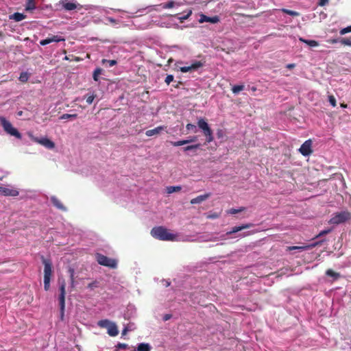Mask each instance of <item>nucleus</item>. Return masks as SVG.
<instances>
[{
	"label": "nucleus",
	"instance_id": "obj_1",
	"mask_svg": "<svg viewBox=\"0 0 351 351\" xmlns=\"http://www.w3.org/2000/svg\"><path fill=\"white\" fill-rule=\"evenodd\" d=\"M152 236L161 241H175L176 235L169 232V230L163 226L154 227L151 230Z\"/></svg>",
	"mask_w": 351,
	"mask_h": 351
},
{
	"label": "nucleus",
	"instance_id": "obj_2",
	"mask_svg": "<svg viewBox=\"0 0 351 351\" xmlns=\"http://www.w3.org/2000/svg\"><path fill=\"white\" fill-rule=\"evenodd\" d=\"M42 263L44 265V289L48 291L50 287V280L52 275V263L50 259L41 256Z\"/></svg>",
	"mask_w": 351,
	"mask_h": 351
},
{
	"label": "nucleus",
	"instance_id": "obj_3",
	"mask_svg": "<svg viewBox=\"0 0 351 351\" xmlns=\"http://www.w3.org/2000/svg\"><path fill=\"white\" fill-rule=\"evenodd\" d=\"M0 123L6 133L19 139L22 138L21 133L5 118L0 117Z\"/></svg>",
	"mask_w": 351,
	"mask_h": 351
},
{
	"label": "nucleus",
	"instance_id": "obj_4",
	"mask_svg": "<svg viewBox=\"0 0 351 351\" xmlns=\"http://www.w3.org/2000/svg\"><path fill=\"white\" fill-rule=\"evenodd\" d=\"M198 127L202 130L204 135L206 136V141L207 143L213 141L214 137L213 135V131L209 127L208 123L202 118L199 119L197 121Z\"/></svg>",
	"mask_w": 351,
	"mask_h": 351
},
{
	"label": "nucleus",
	"instance_id": "obj_5",
	"mask_svg": "<svg viewBox=\"0 0 351 351\" xmlns=\"http://www.w3.org/2000/svg\"><path fill=\"white\" fill-rule=\"evenodd\" d=\"M351 219V213L348 211H342L334 214L330 219L329 223L337 225Z\"/></svg>",
	"mask_w": 351,
	"mask_h": 351
},
{
	"label": "nucleus",
	"instance_id": "obj_6",
	"mask_svg": "<svg viewBox=\"0 0 351 351\" xmlns=\"http://www.w3.org/2000/svg\"><path fill=\"white\" fill-rule=\"evenodd\" d=\"M96 260L99 265L111 269H115L117 267V260L108 258V256L99 253L96 254Z\"/></svg>",
	"mask_w": 351,
	"mask_h": 351
},
{
	"label": "nucleus",
	"instance_id": "obj_7",
	"mask_svg": "<svg viewBox=\"0 0 351 351\" xmlns=\"http://www.w3.org/2000/svg\"><path fill=\"white\" fill-rule=\"evenodd\" d=\"M60 283V295H59V304L60 306V310L62 313V316L64 315V307H65V295H66V283L64 280L61 282L59 280Z\"/></svg>",
	"mask_w": 351,
	"mask_h": 351
},
{
	"label": "nucleus",
	"instance_id": "obj_8",
	"mask_svg": "<svg viewBox=\"0 0 351 351\" xmlns=\"http://www.w3.org/2000/svg\"><path fill=\"white\" fill-rule=\"evenodd\" d=\"M59 5L66 11H72L75 9H80L81 5L77 3L75 0H60Z\"/></svg>",
	"mask_w": 351,
	"mask_h": 351
},
{
	"label": "nucleus",
	"instance_id": "obj_9",
	"mask_svg": "<svg viewBox=\"0 0 351 351\" xmlns=\"http://www.w3.org/2000/svg\"><path fill=\"white\" fill-rule=\"evenodd\" d=\"M300 152L304 156H309L312 152V142L311 140L306 141L299 149Z\"/></svg>",
	"mask_w": 351,
	"mask_h": 351
},
{
	"label": "nucleus",
	"instance_id": "obj_10",
	"mask_svg": "<svg viewBox=\"0 0 351 351\" xmlns=\"http://www.w3.org/2000/svg\"><path fill=\"white\" fill-rule=\"evenodd\" d=\"M204 66V63L201 61H195L190 66H182L180 68V71L182 73L190 72L197 70Z\"/></svg>",
	"mask_w": 351,
	"mask_h": 351
},
{
	"label": "nucleus",
	"instance_id": "obj_11",
	"mask_svg": "<svg viewBox=\"0 0 351 351\" xmlns=\"http://www.w3.org/2000/svg\"><path fill=\"white\" fill-rule=\"evenodd\" d=\"M64 40H65V39L63 37L56 35V36H51L50 37H48L46 39L41 40L40 41V45L45 46V45H47L53 42L58 43V42L64 41Z\"/></svg>",
	"mask_w": 351,
	"mask_h": 351
},
{
	"label": "nucleus",
	"instance_id": "obj_12",
	"mask_svg": "<svg viewBox=\"0 0 351 351\" xmlns=\"http://www.w3.org/2000/svg\"><path fill=\"white\" fill-rule=\"evenodd\" d=\"M35 141L48 149H53L55 143L47 138H36Z\"/></svg>",
	"mask_w": 351,
	"mask_h": 351
},
{
	"label": "nucleus",
	"instance_id": "obj_13",
	"mask_svg": "<svg viewBox=\"0 0 351 351\" xmlns=\"http://www.w3.org/2000/svg\"><path fill=\"white\" fill-rule=\"evenodd\" d=\"M254 226V224L252 223L242 224L241 226H234L232 228V230L226 233L227 235L232 234L233 233L238 232L245 229H248Z\"/></svg>",
	"mask_w": 351,
	"mask_h": 351
},
{
	"label": "nucleus",
	"instance_id": "obj_14",
	"mask_svg": "<svg viewBox=\"0 0 351 351\" xmlns=\"http://www.w3.org/2000/svg\"><path fill=\"white\" fill-rule=\"evenodd\" d=\"M219 21V18L218 16L209 17L204 14H201L200 19H199V22L201 23H204V22H208V23L215 24V23H218Z\"/></svg>",
	"mask_w": 351,
	"mask_h": 351
},
{
	"label": "nucleus",
	"instance_id": "obj_15",
	"mask_svg": "<svg viewBox=\"0 0 351 351\" xmlns=\"http://www.w3.org/2000/svg\"><path fill=\"white\" fill-rule=\"evenodd\" d=\"M167 128L165 125H160L154 129L148 130L145 132V134L147 136H152L154 135L159 134L160 132L165 130Z\"/></svg>",
	"mask_w": 351,
	"mask_h": 351
},
{
	"label": "nucleus",
	"instance_id": "obj_16",
	"mask_svg": "<svg viewBox=\"0 0 351 351\" xmlns=\"http://www.w3.org/2000/svg\"><path fill=\"white\" fill-rule=\"evenodd\" d=\"M0 194L5 196H17L19 195V191L16 189H10L0 186Z\"/></svg>",
	"mask_w": 351,
	"mask_h": 351
},
{
	"label": "nucleus",
	"instance_id": "obj_17",
	"mask_svg": "<svg viewBox=\"0 0 351 351\" xmlns=\"http://www.w3.org/2000/svg\"><path fill=\"white\" fill-rule=\"evenodd\" d=\"M210 195L211 194L210 193H206L204 195H199V196L192 199L190 202L191 204H200L202 202L207 199L210 196Z\"/></svg>",
	"mask_w": 351,
	"mask_h": 351
},
{
	"label": "nucleus",
	"instance_id": "obj_18",
	"mask_svg": "<svg viewBox=\"0 0 351 351\" xmlns=\"http://www.w3.org/2000/svg\"><path fill=\"white\" fill-rule=\"evenodd\" d=\"M51 202L57 208L65 211L66 207L63 205L61 201L56 196L51 197Z\"/></svg>",
	"mask_w": 351,
	"mask_h": 351
},
{
	"label": "nucleus",
	"instance_id": "obj_19",
	"mask_svg": "<svg viewBox=\"0 0 351 351\" xmlns=\"http://www.w3.org/2000/svg\"><path fill=\"white\" fill-rule=\"evenodd\" d=\"M118 333L119 331L117 325L112 322L108 328V334L111 337H115Z\"/></svg>",
	"mask_w": 351,
	"mask_h": 351
},
{
	"label": "nucleus",
	"instance_id": "obj_20",
	"mask_svg": "<svg viewBox=\"0 0 351 351\" xmlns=\"http://www.w3.org/2000/svg\"><path fill=\"white\" fill-rule=\"evenodd\" d=\"M195 137L191 138V139H187V140H181V141H171L170 143L174 147H178V146L184 145L188 144L189 143L193 142L195 141Z\"/></svg>",
	"mask_w": 351,
	"mask_h": 351
},
{
	"label": "nucleus",
	"instance_id": "obj_21",
	"mask_svg": "<svg viewBox=\"0 0 351 351\" xmlns=\"http://www.w3.org/2000/svg\"><path fill=\"white\" fill-rule=\"evenodd\" d=\"M137 351H150L151 346L147 343H141L137 346Z\"/></svg>",
	"mask_w": 351,
	"mask_h": 351
},
{
	"label": "nucleus",
	"instance_id": "obj_22",
	"mask_svg": "<svg viewBox=\"0 0 351 351\" xmlns=\"http://www.w3.org/2000/svg\"><path fill=\"white\" fill-rule=\"evenodd\" d=\"M315 246V244L311 245H303V246H289L287 247V251H291L294 250H306L309 249L311 247Z\"/></svg>",
	"mask_w": 351,
	"mask_h": 351
},
{
	"label": "nucleus",
	"instance_id": "obj_23",
	"mask_svg": "<svg viewBox=\"0 0 351 351\" xmlns=\"http://www.w3.org/2000/svg\"><path fill=\"white\" fill-rule=\"evenodd\" d=\"M10 19H14L16 22H19L25 19V15L22 13L15 12L10 16Z\"/></svg>",
	"mask_w": 351,
	"mask_h": 351
},
{
	"label": "nucleus",
	"instance_id": "obj_24",
	"mask_svg": "<svg viewBox=\"0 0 351 351\" xmlns=\"http://www.w3.org/2000/svg\"><path fill=\"white\" fill-rule=\"evenodd\" d=\"M299 40L304 43L307 44L310 47H317L319 45L318 42L316 40H306L303 38H300Z\"/></svg>",
	"mask_w": 351,
	"mask_h": 351
},
{
	"label": "nucleus",
	"instance_id": "obj_25",
	"mask_svg": "<svg viewBox=\"0 0 351 351\" xmlns=\"http://www.w3.org/2000/svg\"><path fill=\"white\" fill-rule=\"evenodd\" d=\"M36 8L35 0H27L25 5V10L32 11Z\"/></svg>",
	"mask_w": 351,
	"mask_h": 351
},
{
	"label": "nucleus",
	"instance_id": "obj_26",
	"mask_svg": "<svg viewBox=\"0 0 351 351\" xmlns=\"http://www.w3.org/2000/svg\"><path fill=\"white\" fill-rule=\"evenodd\" d=\"M326 275L328 276H330V277L334 278L335 280H337L339 278H340V274L338 273V272L334 271L331 269H328L326 270Z\"/></svg>",
	"mask_w": 351,
	"mask_h": 351
},
{
	"label": "nucleus",
	"instance_id": "obj_27",
	"mask_svg": "<svg viewBox=\"0 0 351 351\" xmlns=\"http://www.w3.org/2000/svg\"><path fill=\"white\" fill-rule=\"evenodd\" d=\"M176 3L173 1H169L167 3H161L159 5L162 7L163 9H169L172 8L175 6ZM176 5H179V3H176Z\"/></svg>",
	"mask_w": 351,
	"mask_h": 351
},
{
	"label": "nucleus",
	"instance_id": "obj_28",
	"mask_svg": "<svg viewBox=\"0 0 351 351\" xmlns=\"http://www.w3.org/2000/svg\"><path fill=\"white\" fill-rule=\"evenodd\" d=\"M192 14V11L191 10H189L187 13L184 15H182V16H178V14H176L175 15H173L174 16L176 17H178V19H179L180 22V23H183L185 20H186Z\"/></svg>",
	"mask_w": 351,
	"mask_h": 351
},
{
	"label": "nucleus",
	"instance_id": "obj_29",
	"mask_svg": "<svg viewBox=\"0 0 351 351\" xmlns=\"http://www.w3.org/2000/svg\"><path fill=\"white\" fill-rule=\"evenodd\" d=\"M111 322L108 319H101L99 320L97 323V325L101 328H108V326L111 324Z\"/></svg>",
	"mask_w": 351,
	"mask_h": 351
},
{
	"label": "nucleus",
	"instance_id": "obj_30",
	"mask_svg": "<svg viewBox=\"0 0 351 351\" xmlns=\"http://www.w3.org/2000/svg\"><path fill=\"white\" fill-rule=\"evenodd\" d=\"M181 189L180 186H171L167 188V192L170 194L174 192H178Z\"/></svg>",
	"mask_w": 351,
	"mask_h": 351
},
{
	"label": "nucleus",
	"instance_id": "obj_31",
	"mask_svg": "<svg viewBox=\"0 0 351 351\" xmlns=\"http://www.w3.org/2000/svg\"><path fill=\"white\" fill-rule=\"evenodd\" d=\"M102 69L100 68H97L94 71L93 74V78L95 82L99 81V76L101 74Z\"/></svg>",
	"mask_w": 351,
	"mask_h": 351
},
{
	"label": "nucleus",
	"instance_id": "obj_32",
	"mask_svg": "<svg viewBox=\"0 0 351 351\" xmlns=\"http://www.w3.org/2000/svg\"><path fill=\"white\" fill-rule=\"evenodd\" d=\"M281 11L283 13H285V14H289L292 16H298L300 15V14L296 11H293V10H288V9H285V8L282 9Z\"/></svg>",
	"mask_w": 351,
	"mask_h": 351
},
{
	"label": "nucleus",
	"instance_id": "obj_33",
	"mask_svg": "<svg viewBox=\"0 0 351 351\" xmlns=\"http://www.w3.org/2000/svg\"><path fill=\"white\" fill-rule=\"evenodd\" d=\"M244 85H235L232 86V91L234 94H238L240 91L244 89Z\"/></svg>",
	"mask_w": 351,
	"mask_h": 351
},
{
	"label": "nucleus",
	"instance_id": "obj_34",
	"mask_svg": "<svg viewBox=\"0 0 351 351\" xmlns=\"http://www.w3.org/2000/svg\"><path fill=\"white\" fill-rule=\"evenodd\" d=\"M77 117V114H63L60 117V119H76Z\"/></svg>",
	"mask_w": 351,
	"mask_h": 351
},
{
	"label": "nucleus",
	"instance_id": "obj_35",
	"mask_svg": "<svg viewBox=\"0 0 351 351\" xmlns=\"http://www.w3.org/2000/svg\"><path fill=\"white\" fill-rule=\"evenodd\" d=\"M245 210V207H241L239 209H235V208H231L229 210H228V214H231V215H234V214H237V213H241V212H243Z\"/></svg>",
	"mask_w": 351,
	"mask_h": 351
},
{
	"label": "nucleus",
	"instance_id": "obj_36",
	"mask_svg": "<svg viewBox=\"0 0 351 351\" xmlns=\"http://www.w3.org/2000/svg\"><path fill=\"white\" fill-rule=\"evenodd\" d=\"M95 98V95H94V94L86 95L84 96V99H86V101L87 102L88 104H91L93 102Z\"/></svg>",
	"mask_w": 351,
	"mask_h": 351
},
{
	"label": "nucleus",
	"instance_id": "obj_37",
	"mask_svg": "<svg viewBox=\"0 0 351 351\" xmlns=\"http://www.w3.org/2000/svg\"><path fill=\"white\" fill-rule=\"evenodd\" d=\"M199 146H200V144L188 145L186 147H184L183 148V149H184V152L191 151V150H195V149H198L199 147Z\"/></svg>",
	"mask_w": 351,
	"mask_h": 351
},
{
	"label": "nucleus",
	"instance_id": "obj_38",
	"mask_svg": "<svg viewBox=\"0 0 351 351\" xmlns=\"http://www.w3.org/2000/svg\"><path fill=\"white\" fill-rule=\"evenodd\" d=\"M102 62L104 64V63H108V66L110 67H112L113 66H114L115 64H117V61L114 60H106V59H104L102 60Z\"/></svg>",
	"mask_w": 351,
	"mask_h": 351
},
{
	"label": "nucleus",
	"instance_id": "obj_39",
	"mask_svg": "<svg viewBox=\"0 0 351 351\" xmlns=\"http://www.w3.org/2000/svg\"><path fill=\"white\" fill-rule=\"evenodd\" d=\"M19 80L22 82H26L28 80V75L27 73H21L19 77Z\"/></svg>",
	"mask_w": 351,
	"mask_h": 351
},
{
	"label": "nucleus",
	"instance_id": "obj_40",
	"mask_svg": "<svg viewBox=\"0 0 351 351\" xmlns=\"http://www.w3.org/2000/svg\"><path fill=\"white\" fill-rule=\"evenodd\" d=\"M340 43L343 45L351 46V40L347 38H343L340 40Z\"/></svg>",
	"mask_w": 351,
	"mask_h": 351
},
{
	"label": "nucleus",
	"instance_id": "obj_41",
	"mask_svg": "<svg viewBox=\"0 0 351 351\" xmlns=\"http://www.w3.org/2000/svg\"><path fill=\"white\" fill-rule=\"evenodd\" d=\"M328 101L332 107H335L337 106L336 99L333 95L328 96Z\"/></svg>",
	"mask_w": 351,
	"mask_h": 351
},
{
	"label": "nucleus",
	"instance_id": "obj_42",
	"mask_svg": "<svg viewBox=\"0 0 351 351\" xmlns=\"http://www.w3.org/2000/svg\"><path fill=\"white\" fill-rule=\"evenodd\" d=\"M174 80V77L173 75H167V76L166 77L165 80V82L167 84V85H169V84L171 82H172Z\"/></svg>",
	"mask_w": 351,
	"mask_h": 351
},
{
	"label": "nucleus",
	"instance_id": "obj_43",
	"mask_svg": "<svg viewBox=\"0 0 351 351\" xmlns=\"http://www.w3.org/2000/svg\"><path fill=\"white\" fill-rule=\"evenodd\" d=\"M349 32H351V25L348 26L347 27L343 28L342 29L340 30L341 35H344Z\"/></svg>",
	"mask_w": 351,
	"mask_h": 351
},
{
	"label": "nucleus",
	"instance_id": "obj_44",
	"mask_svg": "<svg viewBox=\"0 0 351 351\" xmlns=\"http://www.w3.org/2000/svg\"><path fill=\"white\" fill-rule=\"evenodd\" d=\"M98 287V282H97V281H96V280H95V281H93V282H92L89 283V284L88 285V286H87V287H88V289H94V288H95V287Z\"/></svg>",
	"mask_w": 351,
	"mask_h": 351
},
{
	"label": "nucleus",
	"instance_id": "obj_45",
	"mask_svg": "<svg viewBox=\"0 0 351 351\" xmlns=\"http://www.w3.org/2000/svg\"><path fill=\"white\" fill-rule=\"evenodd\" d=\"M69 271L70 273L71 282V285L73 286L74 284V269L72 268H70L69 269Z\"/></svg>",
	"mask_w": 351,
	"mask_h": 351
},
{
	"label": "nucleus",
	"instance_id": "obj_46",
	"mask_svg": "<svg viewBox=\"0 0 351 351\" xmlns=\"http://www.w3.org/2000/svg\"><path fill=\"white\" fill-rule=\"evenodd\" d=\"M186 128L187 130H194L195 132H196V126L191 123H188L186 125Z\"/></svg>",
	"mask_w": 351,
	"mask_h": 351
},
{
	"label": "nucleus",
	"instance_id": "obj_47",
	"mask_svg": "<svg viewBox=\"0 0 351 351\" xmlns=\"http://www.w3.org/2000/svg\"><path fill=\"white\" fill-rule=\"evenodd\" d=\"M117 348L119 349H126L128 348V345L123 343H119L117 346Z\"/></svg>",
	"mask_w": 351,
	"mask_h": 351
},
{
	"label": "nucleus",
	"instance_id": "obj_48",
	"mask_svg": "<svg viewBox=\"0 0 351 351\" xmlns=\"http://www.w3.org/2000/svg\"><path fill=\"white\" fill-rule=\"evenodd\" d=\"M219 217V215L217 214V213H213V214H210L207 216V218L208 219H217Z\"/></svg>",
	"mask_w": 351,
	"mask_h": 351
},
{
	"label": "nucleus",
	"instance_id": "obj_49",
	"mask_svg": "<svg viewBox=\"0 0 351 351\" xmlns=\"http://www.w3.org/2000/svg\"><path fill=\"white\" fill-rule=\"evenodd\" d=\"M330 232V230L328 229V230H322L319 232V234L317 236V237H322V236H324L328 233H329Z\"/></svg>",
	"mask_w": 351,
	"mask_h": 351
},
{
	"label": "nucleus",
	"instance_id": "obj_50",
	"mask_svg": "<svg viewBox=\"0 0 351 351\" xmlns=\"http://www.w3.org/2000/svg\"><path fill=\"white\" fill-rule=\"evenodd\" d=\"M329 0H319L318 5L319 6H324L328 3Z\"/></svg>",
	"mask_w": 351,
	"mask_h": 351
},
{
	"label": "nucleus",
	"instance_id": "obj_51",
	"mask_svg": "<svg viewBox=\"0 0 351 351\" xmlns=\"http://www.w3.org/2000/svg\"><path fill=\"white\" fill-rule=\"evenodd\" d=\"M171 317V314H165L163 317V320L164 321H167L169 319H170Z\"/></svg>",
	"mask_w": 351,
	"mask_h": 351
},
{
	"label": "nucleus",
	"instance_id": "obj_52",
	"mask_svg": "<svg viewBox=\"0 0 351 351\" xmlns=\"http://www.w3.org/2000/svg\"><path fill=\"white\" fill-rule=\"evenodd\" d=\"M295 66V64L292 63V64H288L286 67L289 69H293L294 67Z\"/></svg>",
	"mask_w": 351,
	"mask_h": 351
},
{
	"label": "nucleus",
	"instance_id": "obj_53",
	"mask_svg": "<svg viewBox=\"0 0 351 351\" xmlns=\"http://www.w3.org/2000/svg\"><path fill=\"white\" fill-rule=\"evenodd\" d=\"M251 234H252V232H245V233H243L242 234H240L239 236L245 237L246 236L250 235Z\"/></svg>",
	"mask_w": 351,
	"mask_h": 351
},
{
	"label": "nucleus",
	"instance_id": "obj_54",
	"mask_svg": "<svg viewBox=\"0 0 351 351\" xmlns=\"http://www.w3.org/2000/svg\"><path fill=\"white\" fill-rule=\"evenodd\" d=\"M182 84L181 82H178L177 84L174 85V87L176 88H178L180 87V85Z\"/></svg>",
	"mask_w": 351,
	"mask_h": 351
},
{
	"label": "nucleus",
	"instance_id": "obj_55",
	"mask_svg": "<svg viewBox=\"0 0 351 351\" xmlns=\"http://www.w3.org/2000/svg\"><path fill=\"white\" fill-rule=\"evenodd\" d=\"M128 332V328H125L123 329V330L122 331V335H125Z\"/></svg>",
	"mask_w": 351,
	"mask_h": 351
},
{
	"label": "nucleus",
	"instance_id": "obj_56",
	"mask_svg": "<svg viewBox=\"0 0 351 351\" xmlns=\"http://www.w3.org/2000/svg\"><path fill=\"white\" fill-rule=\"evenodd\" d=\"M330 43H337V39H332L330 41Z\"/></svg>",
	"mask_w": 351,
	"mask_h": 351
},
{
	"label": "nucleus",
	"instance_id": "obj_57",
	"mask_svg": "<svg viewBox=\"0 0 351 351\" xmlns=\"http://www.w3.org/2000/svg\"><path fill=\"white\" fill-rule=\"evenodd\" d=\"M341 106L342 108H347V104H341Z\"/></svg>",
	"mask_w": 351,
	"mask_h": 351
},
{
	"label": "nucleus",
	"instance_id": "obj_58",
	"mask_svg": "<svg viewBox=\"0 0 351 351\" xmlns=\"http://www.w3.org/2000/svg\"><path fill=\"white\" fill-rule=\"evenodd\" d=\"M252 90H253V91L256 90V87H254V86H253V87L252 88Z\"/></svg>",
	"mask_w": 351,
	"mask_h": 351
},
{
	"label": "nucleus",
	"instance_id": "obj_59",
	"mask_svg": "<svg viewBox=\"0 0 351 351\" xmlns=\"http://www.w3.org/2000/svg\"><path fill=\"white\" fill-rule=\"evenodd\" d=\"M22 113H23L22 111H20V112H18V115L21 116Z\"/></svg>",
	"mask_w": 351,
	"mask_h": 351
},
{
	"label": "nucleus",
	"instance_id": "obj_60",
	"mask_svg": "<svg viewBox=\"0 0 351 351\" xmlns=\"http://www.w3.org/2000/svg\"><path fill=\"white\" fill-rule=\"evenodd\" d=\"M110 21H114V20L112 19H110Z\"/></svg>",
	"mask_w": 351,
	"mask_h": 351
}]
</instances>
